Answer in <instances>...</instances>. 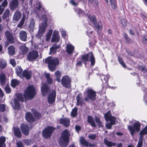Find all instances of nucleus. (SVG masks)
Instances as JSON below:
<instances>
[{"mask_svg": "<svg viewBox=\"0 0 147 147\" xmlns=\"http://www.w3.org/2000/svg\"><path fill=\"white\" fill-rule=\"evenodd\" d=\"M81 61L86 65V63L88 61H90L91 65H93L95 63L94 56L92 52H89L88 53L85 54L81 57Z\"/></svg>", "mask_w": 147, "mask_h": 147, "instance_id": "3", "label": "nucleus"}, {"mask_svg": "<svg viewBox=\"0 0 147 147\" xmlns=\"http://www.w3.org/2000/svg\"><path fill=\"white\" fill-rule=\"evenodd\" d=\"M76 99L77 101V105H81L82 104V100L79 95L77 96Z\"/></svg>", "mask_w": 147, "mask_h": 147, "instance_id": "46", "label": "nucleus"}, {"mask_svg": "<svg viewBox=\"0 0 147 147\" xmlns=\"http://www.w3.org/2000/svg\"><path fill=\"white\" fill-rule=\"evenodd\" d=\"M69 134V131L65 129L62 133L60 138L59 143L62 147L66 146L68 144Z\"/></svg>", "mask_w": 147, "mask_h": 147, "instance_id": "2", "label": "nucleus"}, {"mask_svg": "<svg viewBox=\"0 0 147 147\" xmlns=\"http://www.w3.org/2000/svg\"><path fill=\"white\" fill-rule=\"evenodd\" d=\"M38 56V52L36 50L30 51L27 55V60L29 61H32L35 60Z\"/></svg>", "mask_w": 147, "mask_h": 147, "instance_id": "10", "label": "nucleus"}, {"mask_svg": "<svg viewBox=\"0 0 147 147\" xmlns=\"http://www.w3.org/2000/svg\"><path fill=\"white\" fill-rule=\"evenodd\" d=\"M35 94V91L34 87L32 86H30L25 90L24 95L25 98L30 99L33 98Z\"/></svg>", "mask_w": 147, "mask_h": 147, "instance_id": "5", "label": "nucleus"}, {"mask_svg": "<svg viewBox=\"0 0 147 147\" xmlns=\"http://www.w3.org/2000/svg\"><path fill=\"white\" fill-rule=\"evenodd\" d=\"M76 130L78 132L81 130V127L80 126L76 125L75 127Z\"/></svg>", "mask_w": 147, "mask_h": 147, "instance_id": "64", "label": "nucleus"}, {"mask_svg": "<svg viewBox=\"0 0 147 147\" xmlns=\"http://www.w3.org/2000/svg\"><path fill=\"white\" fill-rule=\"evenodd\" d=\"M20 53L23 55L26 54L28 50V48L25 45L20 46Z\"/></svg>", "mask_w": 147, "mask_h": 147, "instance_id": "27", "label": "nucleus"}, {"mask_svg": "<svg viewBox=\"0 0 147 147\" xmlns=\"http://www.w3.org/2000/svg\"><path fill=\"white\" fill-rule=\"evenodd\" d=\"M140 70L141 71L146 72L147 71V68H146L142 66H141L140 67Z\"/></svg>", "mask_w": 147, "mask_h": 147, "instance_id": "59", "label": "nucleus"}, {"mask_svg": "<svg viewBox=\"0 0 147 147\" xmlns=\"http://www.w3.org/2000/svg\"><path fill=\"white\" fill-rule=\"evenodd\" d=\"M8 2L7 0H4V1L2 3L1 6L4 8L6 7L7 5Z\"/></svg>", "mask_w": 147, "mask_h": 147, "instance_id": "56", "label": "nucleus"}, {"mask_svg": "<svg viewBox=\"0 0 147 147\" xmlns=\"http://www.w3.org/2000/svg\"><path fill=\"white\" fill-rule=\"evenodd\" d=\"M52 32L53 31L51 30H49L46 35V40L47 41H48L50 40Z\"/></svg>", "mask_w": 147, "mask_h": 147, "instance_id": "44", "label": "nucleus"}, {"mask_svg": "<svg viewBox=\"0 0 147 147\" xmlns=\"http://www.w3.org/2000/svg\"><path fill=\"white\" fill-rule=\"evenodd\" d=\"M5 141V138L2 136L0 138V147H5L4 143Z\"/></svg>", "mask_w": 147, "mask_h": 147, "instance_id": "42", "label": "nucleus"}, {"mask_svg": "<svg viewBox=\"0 0 147 147\" xmlns=\"http://www.w3.org/2000/svg\"><path fill=\"white\" fill-rule=\"evenodd\" d=\"M142 42L147 45V37H144L142 40Z\"/></svg>", "mask_w": 147, "mask_h": 147, "instance_id": "63", "label": "nucleus"}, {"mask_svg": "<svg viewBox=\"0 0 147 147\" xmlns=\"http://www.w3.org/2000/svg\"><path fill=\"white\" fill-rule=\"evenodd\" d=\"M88 121L91 125L92 127H96L95 123L93 118L90 116H88Z\"/></svg>", "mask_w": 147, "mask_h": 147, "instance_id": "34", "label": "nucleus"}, {"mask_svg": "<svg viewBox=\"0 0 147 147\" xmlns=\"http://www.w3.org/2000/svg\"><path fill=\"white\" fill-rule=\"evenodd\" d=\"M62 36L63 37H65L66 36V31L64 30L61 29V30Z\"/></svg>", "mask_w": 147, "mask_h": 147, "instance_id": "53", "label": "nucleus"}, {"mask_svg": "<svg viewBox=\"0 0 147 147\" xmlns=\"http://www.w3.org/2000/svg\"><path fill=\"white\" fill-rule=\"evenodd\" d=\"M118 61L119 63L124 67H126V66L124 63L123 62V60L122 58L120 57H118Z\"/></svg>", "mask_w": 147, "mask_h": 147, "instance_id": "50", "label": "nucleus"}, {"mask_svg": "<svg viewBox=\"0 0 147 147\" xmlns=\"http://www.w3.org/2000/svg\"><path fill=\"white\" fill-rule=\"evenodd\" d=\"M45 62L48 64L49 70L53 72L55 70L57 66L59 63V60L57 58L52 57H49L46 58Z\"/></svg>", "mask_w": 147, "mask_h": 147, "instance_id": "1", "label": "nucleus"}, {"mask_svg": "<svg viewBox=\"0 0 147 147\" xmlns=\"http://www.w3.org/2000/svg\"><path fill=\"white\" fill-rule=\"evenodd\" d=\"M112 7L114 9H116V4L115 0H109Z\"/></svg>", "mask_w": 147, "mask_h": 147, "instance_id": "45", "label": "nucleus"}, {"mask_svg": "<svg viewBox=\"0 0 147 147\" xmlns=\"http://www.w3.org/2000/svg\"><path fill=\"white\" fill-rule=\"evenodd\" d=\"M5 34L7 39L11 43H13L14 41L12 34L8 31L5 32Z\"/></svg>", "mask_w": 147, "mask_h": 147, "instance_id": "21", "label": "nucleus"}, {"mask_svg": "<svg viewBox=\"0 0 147 147\" xmlns=\"http://www.w3.org/2000/svg\"><path fill=\"white\" fill-rule=\"evenodd\" d=\"M50 89L45 83L42 84V86L41 87V91L43 95L45 96L47 94L49 91Z\"/></svg>", "mask_w": 147, "mask_h": 147, "instance_id": "20", "label": "nucleus"}, {"mask_svg": "<svg viewBox=\"0 0 147 147\" xmlns=\"http://www.w3.org/2000/svg\"><path fill=\"white\" fill-rule=\"evenodd\" d=\"M21 129L22 133L25 135H27L29 134V128L27 125L22 124L21 125Z\"/></svg>", "mask_w": 147, "mask_h": 147, "instance_id": "17", "label": "nucleus"}, {"mask_svg": "<svg viewBox=\"0 0 147 147\" xmlns=\"http://www.w3.org/2000/svg\"><path fill=\"white\" fill-rule=\"evenodd\" d=\"M5 90L6 92L7 93H9L11 91L10 88L8 86H6L5 87Z\"/></svg>", "mask_w": 147, "mask_h": 147, "instance_id": "60", "label": "nucleus"}, {"mask_svg": "<svg viewBox=\"0 0 147 147\" xmlns=\"http://www.w3.org/2000/svg\"><path fill=\"white\" fill-rule=\"evenodd\" d=\"M10 63L13 66H15L16 64V62L14 59H10Z\"/></svg>", "mask_w": 147, "mask_h": 147, "instance_id": "57", "label": "nucleus"}, {"mask_svg": "<svg viewBox=\"0 0 147 147\" xmlns=\"http://www.w3.org/2000/svg\"><path fill=\"white\" fill-rule=\"evenodd\" d=\"M24 142L28 145H30L31 144V141L30 140L26 139L24 140Z\"/></svg>", "mask_w": 147, "mask_h": 147, "instance_id": "55", "label": "nucleus"}, {"mask_svg": "<svg viewBox=\"0 0 147 147\" xmlns=\"http://www.w3.org/2000/svg\"><path fill=\"white\" fill-rule=\"evenodd\" d=\"M86 96L84 98V100L86 101L89 100H94L96 99V92L91 89H88L85 91Z\"/></svg>", "mask_w": 147, "mask_h": 147, "instance_id": "7", "label": "nucleus"}, {"mask_svg": "<svg viewBox=\"0 0 147 147\" xmlns=\"http://www.w3.org/2000/svg\"><path fill=\"white\" fill-rule=\"evenodd\" d=\"M74 50V47L71 45H67L66 51L69 54L72 53Z\"/></svg>", "mask_w": 147, "mask_h": 147, "instance_id": "28", "label": "nucleus"}, {"mask_svg": "<svg viewBox=\"0 0 147 147\" xmlns=\"http://www.w3.org/2000/svg\"><path fill=\"white\" fill-rule=\"evenodd\" d=\"M105 144L109 147H111L112 146H115L116 145V143H115L109 141L106 139H104V140Z\"/></svg>", "mask_w": 147, "mask_h": 147, "instance_id": "32", "label": "nucleus"}, {"mask_svg": "<svg viewBox=\"0 0 147 147\" xmlns=\"http://www.w3.org/2000/svg\"><path fill=\"white\" fill-rule=\"evenodd\" d=\"M14 134L15 136L18 138H20L21 136V134L20 129L17 127L14 128Z\"/></svg>", "mask_w": 147, "mask_h": 147, "instance_id": "35", "label": "nucleus"}, {"mask_svg": "<svg viewBox=\"0 0 147 147\" xmlns=\"http://www.w3.org/2000/svg\"><path fill=\"white\" fill-rule=\"evenodd\" d=\"M95 119L96 122L98 124L99 127H103V125L102 124V122L99 118L96 117Z\"/></svg>", "mask_w": 147, "mask_h": 147, "instance_id": "48", "label": "nucleus"}, {"mask_svg": "<svg viewBox=\"0 0 147 147\" xmlns=\"http://www.w3.org/2000/svg\"><path fill=\"white\" fill-rule=\"evenodd\" d=\"M19 83V81L16 79H14L11 80V84L12 87L14 88L18 85Z\"/></svg>", "mask_w": 147, "mask_h": 147, "instance_id": "40", "label": "nucleus"}, {"mask_svg": "<svg viewBox=\"0 0 147 147\" xmlns=\"http://www.w3.org/2000/svg\"><path fill=\"white\" fill-rule=\"evenodd\" d=\"M63 86L66 88H69L71 86V80L67 75L63 76L61 80Z\"/></svg>", "mask_w": 147, "mask_h": 147, "instance_id": "11", "label": "nucleus"}, {"mask_svg": "<svg viewBox=\"0 0 147 147\" xmlns=\"http://www.w3.org/2000/svg\"><path fill=\"white\" fill-rule=\"evenodd\" d=\"M32 112L35 117L34 118L32 114L30 112H28L25 115V118L27 121L29 122L33 121L34 119H39L40 117V114L35 110H33Z\"/></svg>", "mask_w": 147, "mask_h": 147, "instance_id": "8", "label": "nucleus"}, {"mask_svg": "<svg viewBox=\"0 0 147 147\" xmlns=\"http://www.w3.org/2000/svg\"><path fill=\"white\" fill-rule=\"evenodd\" d=\"M80 143L86 146H90L92 147L93 145L89 143L87 141H86L84 138H81L80 140Z\"/></svg>", "mask_w": 147, "mask_h": 147, "instance_id": "33", "label": "nucleus"}, {"mask_svg": "<svg viewBox=\"0 0 147 147\" xmlns=\"http://www.w3.org/2000/svg\"><path fill=\"white\" fill-rule=\"evenodd\" d=\"M61 73L59 71H57L55 73L54 75L56 78V80L58 82L60 81V78L61 76Z\"/></svg>", "mask_w": 147, "mask_h": 147, "instance_id": "38", "label": "nucleus"}, {"mask_svg": "<svg viewBox=\"0 0 147 147\" xmlns=\"http://www.w3.org/2000/svg\"><path fill=\"white\" fill-rule=\"evenodd\" d=\"M59 36L58 31L55 30L53 32V36L51 39V42H58L59 40Z\"/></svg>", "mask_w": 147, "mask_h": 147, "instance_id": "19", "label": "nucleus"}, {"mask_svg": "<svg viewBox=\"0 0 147 147\" xmlns=\"http://www.w3.org/2000/svg\"><path fill=\"white\" fill-rule=\"evenodd\" d=\"M88 18L90 20L91 22L93 24L97 29L98 30H101V29L102 27L101 22H99L98 24H97L96 19L95 16H88Z\"/></svg>", "mask_w": 147, "mask_h": 147, "instance_id": "13", "label": "nucleus"}, {"mask_svg": "<svg viewBox=\"0 0 147 147\" xmlns=\"http://www.w3.org/2000/svg\"><path fill=\"white\" fill-rule=\"evenodd\" d=\"M145 134H147V126L143 130L141 131L139 133L140 137L139 139H140L142 140V142L144 135Z\"/></svg>", "mask_w": 147, "mask_h": 147, "instance_id": "29", "label": "nucleus"}, {"mask_svg": "<svg viewBox=\"0 0 147 147\" xmlns=\"http://www.w3.org/2000/svg\"><path fill=\"white\" fill-rule=\"evenodd\" d=\"M70 120L68 118H61L59 120V123L66 127H68L70 125Z\"/></svg>", "mask_w": 147, "mask_h": 147, "instance_id": "18", "label": "nucleus"}, {"mask_svg": "<svg viewBox=\"0 0 147 147\" xmlns=\"http://www.w3.org/2000/svg\"><path fill=\"white\" fill-rule=\"evenodd\" d=\"M0 82L2 85H4L5 84L6 80V77L5 74L2 73L0 75Z\"/></svg>", "mask_w": 147, "mask_h": 147, "instance_id": "36", "label": "nucleus"}, {"mask_svg": "<svg viewBox=\"0 0 147 147\" xmlns=\"http://www.w3.org/2000/svg\"><path fill=\"white\" fill-rule=\"evenodd\" d=\"M9 4L12 9H16L18 6V0H12Z\"/></svg>", "mask_w": 147, "mask_h": 147, "instance_id": "22", "label": "nucleus"}, {"mask_svg": "<svg viewBox=\"0 0 147 147\" xmlns=\"http://www.w3.org/2000/svg\"><path fill=\"white\" fill-rule=\"evenodd\" d=\"M56 95V92L55 90H53L50 93L48 98V101L49 103L52 104L55 102Z\"/></svg>", "mask_w": 147, "mask_h": 147, "instance_id": "16", "label": "nucleus"}, {"mask_svg": "<svg viewBox=\"0 0 147 147\" xmlns=\"http://www.w3.org/2000/svg\"><path fill=\"white\" fill-rule=\"evenodd\" d=\"M140 123L138 121H136L134 123L133 126H128V129L131 135L133 136L136 133H138L140 130Z\"/></svg>", "mask_w": 147, "mask_h": 147, "instance_id": "6", "label": "nucleus"}, {"mask_svg": "<svg viewBox=\"0 0 147 147\" xmlns=\"http://www.w3.org/2000/svg\"><path fill=\"white\" fill-rule=\"evenodd\" d=\"M88 138L92 140H94L96 137V136L95 134H92L89 135L88 136Z\"/></svg>", "mask_w": 147, "mask_h": 147, "instance_id": "51", "label": "nucleus"}, {"mask_svg": "<svg viewBox=\"0 0 147 147\" xmlns=\"http://www.w3.org/2000/svg\"><path fill=\"white\" fill-rule=\"evenodd\" d=\"M19 37L22 40L26 41L27 37L26 32L23 30L21 31L19 33Z\"/></svg>", "mask_w": 147, "mask_h": 147, "instance_id": "24", "label": "nucleus"}, {"mask_svg": "<svg viewBox=\"0 0 147 147\" xmlns=\"http://www.w3.org/2000/svg\"><path fill=\"white\" fill-rule=\"evenodd\" d=\"M29 14V12L28 10H24V11L22 18L19 24L18 25V27L20 28L22 27L24 24L25 19L28 18Z\"/></svg>", "mask_w": 147, "mask_h": 147, "instance_id": "15", "label": "nucleus"}, {"mask_svg": "<svg viewBox=\"0 0 147 147\" xmlns=\"http://www.w3.org/2000/svg\"><path fill=\"white\" fill-rule=\"evenodd\" d=\"M105 117L107 121H110L109 123H107L106 125L107 128L108 129H111L112 125L115 124V118L112 116L110 111L108 112L105 115Z\"/></svg>", "mask_w": 147, "mask_h": 147, "instance_id": "4", "label": "nucleus"}, {"mask_svg": "<svg viewBox=\"0 0 147 147\" xmlns=\"http://www.w3.org/2000/svg\"><path fill=\"white\" fill-rule=\"evenodd\" d=\"M5 106L4 104H0V111L4 112L5 110Z\"/></svg>", "mask_w": 147, "mask_h": 147, "instance_id": "52", "label": "nucleus"}, {"mask_svg": "<svg viewBox=\"0 0 147 147\" xmlns=\"http://www.w3.org/2000/svg\"><path fill=\"white\" fill-rule=\"evenodd\" d=\"M7 65L6 61L3 59H0V67L1 68L3 69L5 68Z\"/></svg>", "mask_w": 147, "mask_h": 147, "instance_id": "37", "label": "nucleus"}, {"mask_svg": "<svg viewBox=\"0 0 147 147\" xmlns=\"http://www.w3.org/2000/svg\"><path fill=\"white\" fill-rule=\"evenodd\" d=\"M78 108L76 107H75L73 109L71 113V115L73 117H75L77 114Z\"/></svg>", "mask_w": 147, "mask_h": 147, "instance_id": "43", "label": "nucleus"}, {"mask_svg": "<svg viewBox=\"0 0 147 147\" xmlns=\"http://www.w3.org/2000/svg\"><path fill=\"white\" fill-rule=\"evenodd\" d=\"M9 9H6L2 16L3 19L5 20L6 18L9 17Z\"/></svg>", "mask_w": 147, "mask_h": 147, "instance_id": "41", "label": "nucleus"}, {"mask_svg": "<svg viewBox=\"0 0 147 147\" xmlns=\"http://www.w3.org/2000/svg\"><path fill=\"white\" fill-rule=\"evenodd\" d=\"M46 76L48 82L49 84H51L52 83L53 80L50 77V74H46Z\"/></svg>", "mask_w": 147, "mask_h": 147, "instance_id": "47", "label": "nucleus"}, {"mask_svg": "<svg viewBox=\"0 0 147 147\" xmlns=\"http://www.w3.org/2000/svg\"><path fill=\"white\" fill-rule=\"evenodd\" d=\"M9 54L11 56L13 55L15 53V49L13 46L11 45L9 46L8 48Z\"/></svg>", "mask_w": 147, "mask_h": 147, "instance_id": "30", "label": "nucleus"}, {"mask_svg": "<svg viewBox=\"0 0 147 147\" xmlns=\"http://www.w3.org/2000/svg\"><path fill=\"white\" fill-rule=\"evenodd\" d=\"M143 144V142H142V140L140 139H139V141L137 145V146L136 147H142ZM127 147H134L131 145H129Z\"/></svg>", "mask_w": 147, "mask_h": 147, "instance_id": "49", "label": "nucleus"}, {"mask_svg": "<svg viewBox=\"0 0 147 147\" xmlns=\"http://www.w3.org/2000/svg\"><path fill=\"white\" fill-rule=\"evenodd\" d=\"M21 14L20 11L17 10L15 13L13 17V20L15 22L18 21L21 18Z\"/></svg>", "mask_w": 147, "mask_h": 147, "instance_id": "23", "label": "nucleus"}, {"mask_svg": "<svg viewBox=\"0 0 147 147\" xmlns=\"http://www.w3.org/2000/svg\"><path fill=\"white\" fill-rule=\"evenodd\" d=\"M59 45H57L56 44H54L52 45V47L50 48V54H54L56 52V50L59 48Z\"/></svg>", "mask_w": 147, "mask_h": 147, "instance_id": "26", "label": "nucleus"}, {"mask_svg": "<svg viewBox=\"0 0 147 147\" xmlns=\"http://www.w3.org/2000/svg\"><path fill=\"white\" fill-rule=\"evenodd\" d=\"M35 23L34 20H33L32 19L30 21L29 26L30 30V31L32 32L34 31V29L35 28Z\"/></svg>", "mask_w": 147, "mask_h": 147, "instance_id": "39", "label": "nucleus"}, {"mask_svg": "<svg viewBox=\"0 0 147 147\" xmlns=\"http://www.w3.org/2000/svg\"><path fill=\"white\" fill-rule=\"evenodd\" d=\"M44 16L45 18L44 19V22L40 24L39 26V30L38 35L40 37L42 36V34L45 32L47 25L46 16L44 15Z\"/></svg>", "mask_w": 147, "mask_h": 147, "instance_id": "9", "label": "nucleus"}, {"mask_svg": "<svg viewBox=\"0 0 147 147\" xmlns=\"http://www.w3.org/2000/svg\"><path fill=\"white\" fill-rule=\"evenodd\" d=\"M54 129L53 127H50L45 128L42 131L43 136L46 138L50 137Z\"/></svg>", "mask_w": 147, "mask_h": 147, "instance_id": "14", "label": "nucleus"}, {"mask_svg": "<svg viewBox=\"0 0 147 147\" xmlns=\"http://www.w3.org/2000/svg\"><path fill=\"white\" fill-rule=\"evenodd\" d=\"M75 11L76 12H77L78 14H82L83 12L82 10L79 8H77L75 9Z\"/></svg>", "mask_w": 147, "mask_h": 147, "instance_id": "58", "label": "nucleus"}, {"mask_svg": "<svg viewBox=\"0 0 147 147\" xmlns=\"http://www.w3.org/2000/svg\"><path fill=\"white\" fill-rule=\"evenodd\" d=\"M121 24L123 26H125L127 25L126 20L124 19H122L121 20Z\"/></svg>", "mask_w": 147, "mask_h": 147, "instance_id": "54", "label": "nucleus"}, {"mask_svg": "<svg viewBox=\"0 0 147 147\" xmlns=\"http://www.w3.org/2000/svg\"><path fill=\"white\" fill-rule=\"evenodd\" d=\"M32 72L30 71L25 70L23 72L22 77H24L26 79L29 80L31 77Z\"/></svg>", "mask_w": 147, "mask_h": 147, "instance_id": "25", "label": "nucleus"}, {"mask_svg": "<svg viewBox=\"0 0 147 147\" xmlns=\"http://www.w3.org/2000/svg\"><path fill=\"white\" fill-rule=\"evenodd\" d=\"M17 147H23V144L21 142H19L17 144Z\"/></svg>", "mask_w": 147, "mask_h": 147, "instance_id": "61", "label": "nucleus"}, {"mask_svg": "<svg viewBox=\"0 0 147 147\" xmlns=\"http://www.w3.org/2000/svg\"><path fill=\"white\" fill-rule=\"evenodd\" d=\"M24 100L23 95L21 94H19L17 98V99H15L14 100V105L13 107L14 109H18L20 107V105L18 100L23 102Z\"/></svg>", "mask_w": 147, "mask_h": 147, "instance_id": "12", "label": "nucleus"}, {"mask_svg": "<svg viewBox=\"0 0 147 147\" xmlns=\"http://www.w3.org/2000/svg\"><path fill=\"white\" fill-rule=\"evenodd\" d=\"M16 72L17 75L21 78L22 77L23 70L20 67L18 66L16 68Z\"/></svg>", "mask_w": 147, "mask_h": 147, "instance_id": "31", "label": "nucleus"}, {"mask_svg": "<svg viewBox=\"0 0 147 147\" xmlns=\"http://www.w3.org/2000/svg\"><path fill=\"white\" fill-rule=\"evenodd\" d=\"M4 8L0 5V15H1L4 10Z\"/></svg>", "mask_w": 147, "mask_h": 147, "instance_id": "62", "label": "nucleus"}]
</instances>
